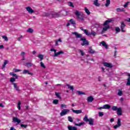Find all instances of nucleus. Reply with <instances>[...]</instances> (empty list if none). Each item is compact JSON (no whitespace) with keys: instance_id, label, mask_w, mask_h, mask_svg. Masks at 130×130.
Segmentation results:
<instances>
[{"instance_id":"obj_16","label":"nucleus","mask_w":130,"mask_h":130,"mask_svg":"<svg viewBox=\"0 0 130 130\" xmlns=\"http://www.w3.org/2000/svg\"><path fill=\"white\" fill-rule=\"evenodd\" d=\"M94 101V98L92 96H88L87 98V102H93Z\"/></svg>"},{"instance_id":"obj_60","label":"nucleus","mask_w":130,"mask_h":130,"mask_svg":"<svg viewBox=\"0 0 130 130\" xmlns=\"http://www.w3.org/2000/svg\"><path fill=\"white\" fill-rule=\"evenodd\" d=\"M125 21H126V22H129L130 23V18H128L126 19Z\"/></svg>"},{"instance_id":"obj_64","label":"nucleus","mask_w":130,"mask_h":130,"mask_svg":"<svg viewBox=\"0 0 130 130\" xmlns=\"http://www.w3.org/2000/svg\"><path fill=\"white\" fill-rule=\"evenodd\" d=\"M32 54H36V51H34L32 52Z\"/></svg>"},{"instance_id":"obj_24","label":"nucleus","mask_w":130,"mask_h":130,"mask_svg":"<svg viewBox=\"0 0 130 130\" xmlns=\"http://www.w3.org/2000/svg\"><path fill=\"white\" fill-rule=\"evenodd\" d=\"M58 42H62V41H61V39H59L58 40H56L55 41V46H58Z\"/></svg>"},{"instance_id":"obj_57","label":"nucleus","mask_w":130,"mask_h":130,"mask_svg":"<svg viewBox=\"0 0 130 130\" xmlns=\"http://www.w3.org/2000/svg\"><path fill=\"white\" fill-rule=\"evenodd\" d=\"M69 89H70V90H71L72 91H74V86H71L70 87H69Z\"/></svg>"},{"instance_id":"obj_43","label":"nucleus","mask_w":130,"mask_h":130,"mask_svg":"<svg viewBox=\"0 0 130 130\" xmlns=\"http://www.w3.org/2000/svg\"><path fill=\"white\" fill-rule=\"evenodd\" d=\"M10 82L12 83H14V82H16V78L13 77L10 78Z\"/></svg>"},{"instance_id":"obj_21","label":"nucleus","mask_w":130,"mask_h":130,"mask_svg":"<svg viewBox=\"0 0 130 130\" xmlns=\"http://www.w3.org/2000/svg\"><path fill=\"white\" fill-rule=\"evenodd\" d=\"M112 21V19H108V20H106L105 23H104V26H107L109 23H111V21Z\"/></svg>"},{"instance_id":"obj_48","label":"nucleus","mask_w":130,"mask_h":130,"mask_svg":"<svg viewBox=\"0 0 130 130\" xmlns=\"http://www.w3.org/2000/svg\"><path fill=\"white\" fill-rule=\"evenodd\" d=\"M91 35H92V36H96V35L97 34L96 33V32L94 31H92L91 30V32H90Z\"/></svg>"},{"instance_id":"obj_12","label":"nucleus","mask_w":130,"mask_h":130,"mask_svg":"<svg viewBox=\"0 0 130 130\" xmlns=\"http://www.w3.org/2000/svg\"><path fill=\"white\" fill-rule=\"evenodd\" d=\"M12 85H13L15 90H16L18 92H20V89H19V87H18V84L17 83H12Z\"/></svg>"},{"instance_id":"obj_3","label":"nucleus","mask_w":130,"mask_h":130,"mask_svg":"<svg viewBox=\"0 0 130 130\" xmlns=\"http://www.w3.org/2000/svg\"><path fill=\"white\" fill-rule=\"evenodd\" d=\"M84 121H85L86 122H89V124L90 125H93L94 124V119L92 118H88V116L87 115H86L83 118Z\"/></svg>"},{"instance_id":"obj_51","label":"nucleus","mask_w":130,"mask_h":130,"mask_svg":"<svg viewBox=\"0 0 130 130\" xmlns=\"http://www.w3.org/2000/svg\"><path fill=\"white\" fill-rule=\"evenodd\" d=\"M13 71H14L15 73H17L18 72H21V70L20 69H14Z\"/></svg>"},{"instance_id":"obj_15","label":"nucleus","mask_w":130,"mask_h":130,"mask_svg":"<svg viewBox=\"0 0 130 130\" xmlns=\"http://www.w3.org/2000/svg\"><path fill=\"white\" fill-rule=\"evenodd\" d=\"M68 128L69 130H78L77 127L73 126L72 125H68Z\"/></svg>"},{"instance_id":"obj_8","label":"nucleus","mask_w":130,"mask_h":130,"mask_svg":"<svg viewBox=\"0 0 130 130\" xmlns=\"http://www.w3.org/2000/svg\"><path fill=\"white\" fill-rule=\"evenodd\" d=\"M103 64L104 67H106V68H109L110 69H111V68L113 67L112 64L108 62H103Z\"/></svg>"},{"instance_id":"obj_58","label":"nucleus","mask_w":130,"mask_h":130,"mask_svg":"<svg viewBox=\"0 0 130 130\" xmlns=\"http://www.w3.org/2000/svg\"><path fill=\"white\" fill-rule=\"evenodd\" d=\"M13 77H15V79H18V75L17 74H14V75H13Z\"/></svg>"},{"instance_id":"obj_4","label":"nucleus","mask_w":130,"mask_h":130,"mask_svg":"<svg viewBox=\"0 0 130 130\" xmlns=\"http://www.w3.org/2000/svg\"><path fill=\"white\" fill-rule=\"evenodd\" d=\"M50 51H54V54L53 55L54 57H56V56H58L60 54H63V51H60L58 52H56V50L55 49L52 48L50 50Z\"/></svg>"},{"instance_id":"obj_29","label":"nucleus","mask_w":130,"mask_h":130,"mask_svg":"<svg viewBox=\"0 0 130 130\" xmlns=\"http://www.w3.org/2000/svg\"><path fill=\"white\" fill-rule=\"evenodd\" d=\"M85 13L87 14V15H89L91 14V12H90V11H89V9L87 8V7H85Z\"/></svg>"},{"instance_id":"obj_40","label":"nucleus","mask_w":130,"mask_h":130,"mask_svg":"<svg viewBox=\"0 0 130 130\" xmlns=\"http://www.w3.org/2000/svg\"><path fill=\"white\" fill-rule=\"evenodd\" d=\"M78 95H85L86 93L83 91H78Z\"/></svg>"},{"instance_id":"obj_25","label":"nucleus","mask_w":130,"mask_h":130,"mask_svg":"<svg viewBox=\"0 0 130 130\" xmlns=\"http://www.w3.org/2000/svg\"><path fill=\"white\" fill-rule=\"evenodd\" d=\"M110 107H111V106L109 105H105L103 106L104 109H110Z\"/></svg>"},{"instance_id":"obj_35","label":"nucleus","mask_w":130,"mask_h":130,"mask_svg":"<svg viewBox=\"0 0 130 130\" xmlns=\"http://www.w3.org/2000/svg\"><path fill=\"white\" fill-rule=\"evenodd\" d=\"M2 37L3 39L5 40L6 42L9 41V39H8V37H7V36H2Z\"/></svg>"},{"instance_id":"obj_9","label":"nucleus","mask_w":130,"mask_h":130,"mask_svg":"<svg viewBox=\"0 0 130 130\" xmlns=\"http://www.w3.org/2000/svg\"><path fill=\"white\" fill-rule=\"evenodd\" d=\"M22 74L23 75H30V76H33V73L30 72V71H29V70H23Z\"/></svg>"},{"instance_id":"obj_42","label":"nucleus","mask_w":130,"mask_h":130,"mask_svg":"<svg viewBox=\"0 0 130 130\" xmlns=\"http://www.w3.org/2000/svg\"><path fill=\"white\" fill-rule=\"evenodd\" d=\"M17 106L19 110H21V102L20 101L18 102Z\"/></svg>"},{"instance_id":"obj_44","label":"nucleus","mask_w":130,"mask_h":130,"mask_svg":"<svg viewBox=\"0 0 130 130\" xmlns=\"http://www.w3.org/2000/svg\"><path fill=\"white\" fill-rule=\"evenodd\" d=\"M99 115L100 117H102V116H103V115H104V113H103V112H99Z\"/></svg>"},{"instance_id":"obj_56","label":"nucleus","mask_w":130,"mask_h":130,"mask_svg":"<svg viewBox=\"0 0 130 130\" xmlns=\"http://www.w3.org/2000/svg\"><path fill=\"white\" fill-rule=\"evenodd\" d=\"M120 127V126H119V125H118V124H117V125H115L114 126V128L115 129H116V128H117V127Z\"/></svg>"},{"instance_id":"obj_39","label":"nucleus","mask_w":130,"mask_h":130,"mask_svg":"<svg viewBox=\"0 0 130 130\" xmlns=\"http://www.w3.org/2000/svg\"><path fill=\"white\" fill-rule=\"evenodd\" d=\"M62 15L63 16H67L68 15V14H69V12L67 11H63L62 12Z\"/></svg>"},{"instance_id":"obj_53","label":"nucleus","mask_w":130,"mask_h":130,"mask_svg":"<svg viewBox=\"0 0 130 130\" xmlns=\"http://www.w3.org/2000/svg\"><path fill=\"white\" fill-rule=\"evenodd\" d=\"M79 51H80L82 56H84V55L85 54V53H84V51H83V50H79Z\"/></svg>"},{"instance_id":"obj_47","label":"nucleus","mask_w":130,"mask_h":130,"mask_svg":"<svg viewBox=\"0 0 130 130\" xmlns=\"http://www.w3.org/2000/svg\"><path fill=\"white\" fill-rule=\"evenodd\" d=\"M68 120L69 121H70V122H73V118L71 116H69L68 117Z\"/></svg>"},{"instance_id":"obj_61","label":"nucleus","mask_w":130,"mask_h":130,"mask_svg":"<svg viewBox=\"0 0 130 130\" xmlns=\"http://www.w3.org/2000/svg\"><path fill=\"white\" fill-rule=\"evenodd\" d=\"M10 75H11V76H13H13L15 75V74L13 72H11L10 73Z\"/></svg>"},{"instance_id":"obj_13","label":"nucleus","mask_w":130,"mask_h":130,"mask_svg":"<svg viewBox=\"0 0 130 130\" xmlns=\"http://www.w3.org/2000/svg\"><path fill=\"white\" fill-rule=\"evenodd\" d=\"M101 44L106 48V49H108V46L107 45V44H106L104 41H102L101 42L100 45H101Z\"/></svg>"},{"instance_id":"obj_62","label":"nucleus","mask_w":130,"mask_h":130,"mask_svg":"<svg viewBox=\"0 0 130 130\" xmlns=\"http://www.w3.org/2000/svg\"><path fill=\"white\" fill-rule=\"evenodd\" d=\"M120 101H121V102H123V98H121L120 99Z\"/></svg>"},{"instance_id":"obj_28","label":"nucleus","mask_w":130,"mask_h":130,"mask_svg":"<svg viewBox=\"0 0 130 130\" xmlns=\"http://www.w3.org/2000/svg\"><path fill=\"white\" fill-rule=\"evenodd\" d=\"M8 63V60H5L4 61V63L2 66V70H4V69H5V68H6V64H7Z\"/></svg>"},{"instance_id":"obj_10","label":"nucleus","mask_w":130,"mask_h":130,"mask_svg":"<svg viewBox=\"0 0 130 130\" xmlns=\"http://www.w3.org/2000/svg\"><path fill=\"white\" fill-rule=\"evenodd\" d=\"M117 115H122V109L121 107L118 108L117 110Z\"/></svg>"},{"instance_id":"obj_38","label":"nucleus","mask_w":130,"mask_h":130,"mask_svg":"<svg viewBox=\"0 0 130 130\" xmlns=\"http://www.w3.org/2000/svg\"><path fill=\"white\" fill-rule=\"evenodd\" d=\"M112 110H113L114 111H117V110L118 109V108H117V107H116V106H113L112 107Z\"/></svg>"},{"instance_id":"obj_46","label":"nucleus","mask_w":130,"mask_h":130,"mask_svg":"<svg viewBox=\"0 0 130 130\" xmlns=\"http://www.w3.org/2000/svg\"><path fill=\"white\" fill-rule=\"evenodd\" d=\"M60 108L62 109H63V108H67V105H64V104H61L60 105Z\"/></svg>"},{"instance_id":"obj_49","label":"nucleus","mask_w":130,"mask_h":130,"mask_svg":"<svg viewBox=\"0 0 130 130\" xmlns=\"http://www.w3.org/2000/svg\"><path fill=\"white\" fill-rule=\"evenodd\" d=\"M20 126H21V127H24V128H26V127L28 126V125L22 124H21Z\"/></svg>"},{"instance_id":"obj_22","label":"nucleus","mask_w":130,"mask_h":130,"mask_svg":"<svg viewBox=\"0 0 130 130\" xmlns=\"http://www.w3.org/2000/svg\"><path fill=\"white\" fill-rule=\"evenodd\" d=\"M93 5H94L95 7H99V6H100V4L98 3V0H94L93 1Z\"/></svg>"},{"instance_id":"obj_7","label":"nucleus","mask_w":130,"mask_h":130,"mask_svg":"<svg viewBox=\"0 0 130 130\" xmlns=\"http://www.w3.org/2000/svg\"><path fill=\"white\" fill-rule=\"evenodd\" d=\"M80 29H81L82 31H83L84 33L86 34V35H87V36H91V32H89L87 29H84L83 27H81Z\"/></svg>"},{"instance_id":"obj_37","label":"nucleus","mask_w":130,"mask_h":130,"mask_svg":"<svg viewBox=\"0 0 130 130\" xmlns=\"http://www.w3.org/2000/svg\"><path fill=\"white\" fill-rule=\"evenodd\" d=\"M110 5V0H106V4H105L106 7H108Z\"/></svg>"},{"instance_id":"obj_17","label":"nucleus","mask_w":130,"mask_h":130,"mask_svg":"<svg viewBox=\"0 0 130 130\" xmlns=\"http://www.w3.org/2000/svg\"><path fill=\"white\" fill-rule=\"evenodd\" d=\"M128 78L127 79V83H126V86H130V74L127 75Z\"/></svg>"},{"instance_id":"obj_34","label":"nucleus","mask_w":130,"mask_h":130,"mask_svg":"<svg viewBox=\"0 0 130 130\" xmlns=\"http://www.w3.org/2000/svg\"><path fill=\"white\" fill-rule=\"evenodd\" d=\"M89 52H90V53H95V51L93 50V49H92V47H89Z\"/></svg>"},{"instance_id":"obj_32","label":"nucleus","mask_w":130,"mask_h":130,"mask_svg":"<svg viewBox=\"0 0 130 130\" xmlns=\"http://www.w3.org/2000/svg\"><path fill=\"white\" fill-rule=\"evenodd\" d=\"M116 12H118V13H119L120 12H124V10L123 9H121V8H117L116 9Z\"/></svg>"},{"instance_id":"obj_52","label":"nucleus","mask_w":130,"mask_h":130,"mask_svg":"<svg viewBox=\"0 0 130 130\" xmlns=\"http://www.w3.org/2000/svg\"><path fill=\"white\" fill-rule=\"evenodd\" d=\"M23 36H20V37L17 38V40L18 41H21V39H23Z\"/></svg>"},{"instance_id":"obj_11","label":"nucleus","mask_w":130,"mask_h":130,"mask_svg":"<svg viewBox=\"0 0 130 130\" xmlns=\"http://www.w3.org/2000/svg\"><path fill=\"white\" fill-rule=\"evenodd\" d=\"M26 10L29 14H33L34 13V10L30 7H26Z\"/></svg>"},{"instance_id":"obj_26","label":"nucleus","mask_w":130,"mask_h":130,"mask_svg":"<svg viewBox=\"0 0 130 130\" xmlns=\"http://www.w3.org/2000/svg\"><path fill=\"white\" fill-rule=\"evenodd\" d=\"M33 66V64L31 62H27L25 63V66L27 68H31Z\"/></svg>"},{"instance_id":"obj_50","label":"nucleus","mask_w":130,"mask_h":130,"mask_svg":"<svg viewBox=\"0 0 130 130\" xmlns=\"http://www.w3.org/2000/svg\"><path fill=\"white\" fill-rule=\"evenodd\" d=\"M115 31L116 32H120V28H119L118 27H117L115 28Z\"/></svg>"},{"instance_id":"obj_20","label":"nucleus","mask_w":130,"mask_h":130,"mask_svg":"<svg viewBox=\"0 0 130 130\" xmlns=\"http://www.w3.org/2000/svg\"><path fill=\"white\" fill-rule=\"evenodd\" d=\"M110 26L109 25H107L105 27L103 28V30L102 31V33H104V32L106 31L107 30H108Z\"/></svg>"},{"instance_id":"obj_19","label":"nucleus","mask_w":130,"mask_h":130,"mask_svg":"<svg viewBox=\"0 0 130 130\" xmlns=\"http://www.w3.org/2000/svg\"><path fill=\"white\" fill-rule=\"evenodd\" d=\"M13 120L14 122H17V123H20V122H21V120L18 119L17 117H13Z\"/></svg>"},{"instance_id":"obj_31","label":"nucleus","mask_w":130,"mask_h":130,"mask_svg":"<svg viewBox=\"0 0 130 130\" xmlns=\"http://www.w3.org/2000/svg\"><path fill=\"white\" fill-rule=\"evenodd\" d=\"M26 32H27L28 33H33V32H34V30H33V29L29 28H28Z\"/></svg>"},{"instance_id":"obj_2","label":"nucleus","mask_w":130,"mask_h":130,"mask_svg":"<svg viewBox=\"0 0 130 130\" xmlns=\"http://www.w3.org/2000/svg\"><path fill=\"white\" fill-rule=\"evenodd\" d=\"M75 15L76 16L77 19L80 20V22H84V16L83 13L78 10H75L74 12Z\"/></svg>"},{"instance_id":"obj_23","label":"nucleus","mask_w":130,"mask_h":130,"mask_svg":"<svg viewBox=\"0 0 130 130\" xmlns=\"http://www.w3.org/2000/svg\"><path fill=\"white\" fill-rule=\"evenodd\" d=\"M70 22L74 27H76V21H75L73 19H71L70 20Z\"/></svg>"},{"instance_id":"obj_30","label":"nucleus","mask_w":130,"mask_h":130,"mask_svg":"<svg viewBox=\"0 0 130 130\" xmlns=\"http://www.w3.org/2000/svg\"><path fill=\"white\" fill-rule=\"evenodd\" d=\"M74 124H75V125H77V126H81V125H83V124H84V122H80L79 124H78L74 122Z\"/></svg>"},{"instance_id":"obj_55","label":"nucleus","mask_w":130,"mask_h":130,"mask_svg":"<svg viewBox=\"0 0 130 130\" xmlns=\"http://www.w3.org/2000/svg\"><path fill=\"white\" fill-rule=\"evenodd\" d=\"M128 4H129V2L126 3L123 6L124 8H126L128 6Z\"/></svg>"},{"instance_id":"obj_45","label":"nucleus","mask_w":130,"mask_h":130,"mask_svg":"<svg viewBox=\"0 0 130 130\" xmlns=\"http://www.w3.org/2000/svg\"><path fill=\"white\" fill-rule=\"evenodd\" d=\"M53 104H58V100H54L53 101Z\"/></svg>"},{"instance_id":"obj_54","label":"nucleus","mask_w":130,"mask_h":130,"mask_svg":"<svg viewBox=\"0 0 130 130\" xmlns=\"http://www.w3.org/2000/svg\"><path fill=\"white\" fill-rule=\"evenodd\" d=\"M68 5L70 6V7H74V5L73 4V3H72V2H69L68 3Z\"/></svg>"},{"instance_id":"obj_33","label":"nucleus","mask_w":130,"mask_h":130,"mask_svg":"<svg viewBox=\"0 0 130 130\" xmlns=\"http://www.w3.org/2000/svg\"><path fill=\"white\" fill-rule=\"evenodd\" d=\"M55 94L58 98V99H61V97L60 96V94L58 92H55Z\"/></svg>"},{"instance_id":"obj_59","label":"nucleus","mask_w":130,"mask_h":130,"mask_svg":"<svg viewBox=\"0 0 130 130\" xmlns=\"http://www.w3.org/2000/svg\"><path fill=\"white\" fill-rule=\"evenodd\" d=\"M114 121V118H111L110 119V122H113Z\"/></svg>"},{"instance_id":"obj_41","label":"nucleus","mask_w":130,"mask_h":130,"mask_svg":"<svg viewBox=\"0 0 130 130\" xmlns=\"http://www.w3.org/2000/svg\"><path fill=\"white\" fill-rule=\"evenodd\" d=\"M117 123L118 125H119L120 126H121V121H120V119L118 118V121L117 122Z\"/></svg>"},{"instance_id":"obj_27","label":"nucleus","mask_w":130,"mask_h":130,"mask_svg":"<svg viewBox=\"0 0 130 130\" xmlns=\"http://www.w3.org/2000/svg\"><path fill=\"white\" fill-rule=\"evenodd\" d=\"M38 57L40 58V61H41L42 60H43V59L44 58V55L42 54H39Z\"/></svg>"},{"instance_id":"obj_63","label":"nucleus","mask_w":130,"mask_h":130,"mask_svg":"<svg viewBox=\"0 0 130 130\" xmlns=\"http://www.w3.org/2000/svg\"><path fill=\"white\" fill-rule=\"evenodd\" d=\"M22 60H25V56L24 55L22 56Z\"/></svg>"},{"instance_id":"obj_1","label":"nucleus","mask_w":130,"mask_h":130,"mask_svg":"<svg viewBox=\"0 0 130 130\" xmlns=\"http://www.w3.org/2000/svg\"><path fill=\"white\" fill-rule=\"evenodd\" d=\"M72 34H73V35H75L76 38H81V41L83 42V43L81 44V45L82 46H84V45H85L86 46L89 45V42H88V41L86 40V38H82V34H78L77 32V31L73 32H72Z\"/></svg>"},{"instance_id":"obj_5","label":"nucleus","mask_w":130,"mask_h":130,"mask_svg":"<svg viewBox=\"0 0 130 130\" xmlns=\"http://www.w3.org/2000/svg\"><path fill=\"white\" fill-rule=\"evenodd\" d=\"M69 112H70L69 109H63L60 113V116H64V115H67Z\"/></svg>"},{"instance_id":"obj_36","label":"nucleus","mask_w":130,"mask_h":130,"mask_svg":"<svg viewBox=\"0 0 130 130\" xmlns=\"http://www.w3.org/2000/svg\"><path fill=\"white\" fill-rule=\"evenodd\" d=\"M40 66L41 68H43V69H46V67H45V65H44V63H43V62H40Z\"/></svg>"},{"instance_id":"obj_6","label":"nucleus","mask_w":130,"mask_h":130,"mask_svg":"<svg viewBox=\"0 0 130 130\" xmlns=\"http://www.w3.org/2000/svg\"><path fill=\"white\" fill-rule=\"evenodd\" d=\"M120 28H121V32H123V33H124L125 32V30L123 29H124V28H125V24H124V22H121Z\"/></svg>"},{"instance_id":"obj_18","label":"nucleus","mask_w":130,"mask_h":130,"mask_svg":"<svg viewBox=\"0 0 130 130\" xmlns=\"http://www.w3.org/2000/svg\"><path fill=\"white\" fill-rule=\"evenodd\" d=\"M118 96H122L123 95V92L122 91V89H118V93H117Z\"/></svg>"},{"instance_id":"obj_14","label":"nucleus","mask_w":130,"mask_h":130,"mask_svg":"<svg viewBox=\"0 0 130 130\" xmlns=\"http://www.w3.org/2000/svg\"><path fill=\"white\" fill-rule=\"evenodd\" d=\"M72 111L74 113H76V114H80V113H82V111L81 110L72 109Z\"/></svg>"}]
</instances>
